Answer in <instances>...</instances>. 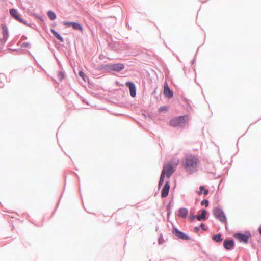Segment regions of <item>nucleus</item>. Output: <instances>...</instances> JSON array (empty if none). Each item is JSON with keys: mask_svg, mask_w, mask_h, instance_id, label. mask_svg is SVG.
I'll use <instances>...</instances> for the list:
<instances>
[{"mask_svg": "<svg viewBox=\"0 0 261 261\" xmlns=\"http://www.w3.org/2000/svg\"><path fill=\"white\" fill-rule=\"evenodd\" d=\"M73 22H64L63 24L65 27L68 28V27H72V24Z\"/></svg>", "mask_w": 261, "mask_h": 261, "instance_id": "22", "label": "nucleus"}, {"mask_svg": "<svg viewBox=\"0 0 261 261\" xmlns=\"http://www.w3.org/2000/svg\"><path fill=\"white\" fill-rule=\"evenodd\" d=\"M22 46L23 47H29L30 46V44L28 42H24L22 44Z\"/></svg>", "mask_w": 261, "mask_h": 261, "instance_id": "24", "label": "nucleus"}, {"mask_svg": "<svg viewBox=\"0 0 261 261\" xmlns=\"http://www.w3.org/2000/svg\"><path fill=\"white\" fill-rule=\"evenodd\" d=\"M206 216V211L204 210L202 211V213L201 215H199L196 217V219L199 221H201L202 220H204L205 217Z\"/></svg>", "mask_w": 261, "mask_h": 261, "instance_id": "14", "label": "nucleus"}, {"mask_svg": "<svg viewBox=\"0 0 261 261\" xmlns=\"http://www.w3.org/2000/svg\"><path fill=\"white\" fill-rule=\"evenodd\" d=\"M9 12H10L11 15L16 20H19L20 22L22 21V19H21L19 14L17 13V11L16 10L12 9L10 10Z\"/></svg>", "mask_w": 261, "mask_h": 261, "instance_id": "11", "label": "nucleus"}, {"mask_svg": "<svg viewBox=\"0 0 261 261\" xmlns=\"http://www.w3.org/2000/svg\"><path fill=\"white\" fill-rule=\"evenodd\" d=\"M203 192L205 195H207L208 194V190L205 188L204 186H201L199 188V191L198 192L199 195H201Z\"/></svg>", "mask_w": 261, "mask_h": 261, "instance_id": "16", "label": "nucleus"}, {"mask_svg": "<svg viewBox=\"0 0 261 261\" xmlns=\"http://www.w3.org/2000/svg\"><path fill=\"white\" fill-rule=\"evenodd\" d=\"M213 213L215 217L218 219L222 223H225L227 221V218L225 213L222 210L218 207H214L213 210Z\"/></svg>", "mask_w": 261, "mask_h": 261, "instance_id": "4", "label": "nucleus"}, {"mask_svg": "<svg viewBox=\"0 0 261 261\" xmlns=\"http://www.w3.org/2000/svg\"><path fill=\"white\" fill-rule=\"evenodd\" d=\"M195 218V216H194V215L191 216V217H190L191 220L192 221H193V220H194Z\"/></svg>", "mask_w": 261, "mask_h": 261, "instance_id": "27", "label": "nucleus"}, {"mask_svg": "<svg viewBox=\"0 0 261 261\" xmlns=\"http://www.w3.org/2000/svg\"><path fill=\"white\" fill-rule=\"evenodd\" d=\"M125 84L129 88L131 96L133 97H135L136 96V87L134 84L130 82H128Z\"/></svg>", "mask_w": 261, "mask_h": 261, "instance_id": "6", "label": "nucleus"}, {"mask_svg": "<svg viewBox=\"0 0 261 261\" xmlns=\"http://www.w3.org/2000/svg\"><path fill=\"white\" fill-rule=\"evenodd\" d=\"M51 32H52V33H53V34L55 36H56V37L60 41H61V42H63V38L62 37V36H61L59 33L58 32H57L54 29H51Z\"/></svg>", "mask_w": 261, "mask_h": 261, "instance_id": "17", "label": "nucleus"}, {"mask_svg": "<svg viewBox=\"0 0 261 261\" xmlns=\"http://www.w3.org/2000/svg\"><path fill=\"white\" fill-rule=\"evenodd\" d=\"M188 120V117L187 115L184 116H178L174 118L170 121V125L173 127H182L186 124Z\"/></svg>", "mask_w": 261, "mask_h": 261, "instance_id": "3", "label": "nucleus"}, {"mask_svg": "<svg viewBox=\"0 0 261 261\" xmlns=\"http://www.w3.org/2000/svg\"><path fill=\"white\" fill-rule=\"evenodd\" d=\"M198 229H199V228H198L196 227V230H198Z\"/></svg>", "mask_w": 261, "mask_h": 261, "instance_id": "29", "label": "nucleus"}, {"mask_svg": "<svg viewBox=\"0 0 261 261\" xmlns=\"http://www.w3.org/2000/svg\"><path fill=\"white\" fill-rule=\"evenodd\" d=\"M213 239L214 240H215V241H216L217 242H220L222 240V239L221 238V234H217V235H214L213 237Z\"/></svg>", "mask_w": 261, "mask_h": 261, "instance_id": "19", "label": "nucleus"}, {"mask_svg": "<svg viewBox=\"0 0 261 261\" xmlns=\"http://www.w3.org/2000/svg\"><path fill=\"white\" fill-rule=\"evenodd\" d=\"M167 110L166 107H160V111H163V110Z\"/></svg>", "mask_w": 261, "mask_h": 261, "instance_id": "25", "label": "nucleus"}, {"mask_svg": "<svg viewBox=\"0 0 261 261\" xmlns=\"http://www.w3.org/2000/svg\"><path fill=\"white\" fill-rule=\"evenodd\" d=\"M64 76L65 75L62 72H61V71L59 72L57 74V77H58V81H62V80L64 78Z\"/></svg>", "mask_w": 261, "mask_h": 261, "instance_id": "21", "label": "nucleus"}, {"mask_svg": "<svg viewBox=\"0 0 261 261\" xmlns=\"http://www.w3.org/2000/svg\"><path fill=\"white\" fill-rule=\"evenodd\" d=\"M200 227L201 228L203 229V230H205L204 229V225L203 223H201V225H200Z\"/></svg>", "mask_w": 261, "mask_h": 261, "instance_id": "26", "label": "nucleus"}, {"mask_svg": "<svg viewBox=\"0 0 261 261\" xmlns=\"http://www.w3.org/2000/svg\"><path fill=\"white\" fill-rule=\"evenodd\" d=\"M2 30H3V38L2 39H0V42H1V43L2 44H3L5 42V41L7 39V36H8V31H7V28L5 26H3L2 27Z\"/></svg>", "mask_w": 261, "mask_h": 261, "instance_id": "13", "label": "nucleus"}, {"mask_svg": "<svg viewBox=\"0 0 261 261\" xmlns=\"http://www.w3.org/2000/svg\"><path fill=\"white\" fill-rule=\"evenodd\" d=\"M201 204L202 205L204 204L205 206L207 207L209 205V202L207 200H203L201 201Z\"/></svg>", "mask_w": 261, "mask_h": 261, "instance_id": "23", "label": "nucleus"}, {"mask_svg": "<svg viewBox=\"0 0 261 261\" xmlns=\"http://www.w3.org/2000/svg\"><path fill=\"white\" fill-rule=\"evenodd\" d=\"M234 243L232 240H225L224 241V246L226 250H231L233 249Z\"/></svg>", "mask_w": 261, "mask_h": 261, "instance_id": "7", "label": "nucleus"}, {"mask_svg": "<svg viewBox=\"0 0 261 261\" xmlns=\"http://www.w3.org/2000/svg\"><path fill=\"white\" fill-rule=\"evenodd\" d=\"M72 28L75 30H81L82 29V27L81 24L77 22H73Z\"/></svg>", "mask_w": 261, "mask_h": 261, "instance_id": "20", "label": "nucleus"}, {"mask_svg": "<svg viewBox=\"0 0 261 261\" xmlns=\"http://www.w3.org/2000/svg\"><path fill=\"white\" fill-rule=\"evenodd\" d=\"M188 214V211L185 208H182L179 210V216L182 218L186 217Z\"/></svg>", "mask_w": 261, "mask_h": 261, "instance_id": "15", "label": "nucleus"}, {"mask_svg": "<svg viewBox=\"0 0 261 261\" xmlns=\"http://www.w3.org/2000/svg\"><path fill=\"white\" fill-rule=\"evenodd\" d=\"M179 163V160H177L174 162L170 161L166 164L163 165V170L161 174L160 179L159 182L160 187L164 182V178L165 176L169 178L175 171L176 166Z\"/></svg>", "mask_w": 261, "mask_h": 261, "instance_id": "2", "label": "nucleus"}, {"mask_svg": "<svg viewBox=\"0 0 261 261\" xmlns=\"http://www.w3.org/2000/svg\"><path fill=\"white\" fill-rule=\"evenodd\" d=\"M170 188L169 181H166L164 187L162 189L161 196L162 197H165L168 196L169 193V190Z\"/></svg>", "mask_w": 261, "mask_h": 261, "instance_id": "8", "label": "nucleus"}, {"mask_svg": "<svg viewBox=\"0 0 261 261\" xmlns=\"http://www.w3.org/2000/svg\"><path fill=\"white\" fill-rule=\"evenodd\" d=\"M163 92H164L165 95L168 98H172L173 96V92L171 90L169 89L167 84H165L164 86V90H163Z\"/></svg>", "mask_w": 261, "mask_h": 261, "instance_id": "9", "label": "nucleus"}, {"mask_svg": "<svg viewBox=\"0 0 261 261\" xmlns=\"http://www.w3.org/2000/svg\"><path fill=\"white\" fill-rule=\"evenodd\" d=\"M48 16L51 20H55L56 18V14L53 12V11H48L47 13Z\"/></svg>", "mask_w": 261, "mask_h": 261, "instance_id": "18", "label": "nucleus"}, {"mask_svg": "<svg viewBox=\"0 0 261 261\" xmlns=\"http://www.w3.org/2000/svg\"><path fill=\"white\" fill-rule=\"evenodd\" d=\"M199 163V160L197 157L190 155L185 158L183 161V166L187 173L192 174L196 171Z\"/></svg>", "mask_w": 261, "mask_h": 261, "instance_id": "1", "label": "nucleus"}, {"mask_svg": "<svg viewBox=\"0 0 261 261\" xmlns=\"http://www.w3.org/2000/svg\"><path fill=\"white\" fill-rule=\"evenodd\" d=\"M79 74L80 76L82 77V71H80L79 72Z\"/></svg>", "mask_w": 261, "mask_h": 261, "instance_id": "28", "label": "nucleus"}, {"mask_svg": "<svg viewBox=\"0 0 261 261\" xmlns=\"http://www.w3.org/2000/svg\"><path fill=\"white\" fill-rule=\"evenodd\" d=\"M109 68L114 71H120L124 69V65L121 63L114 64L110 65Z\"/></svg>", "mask_w": 261, "mask_h": 261, "instance_id": "5", "label": "nucleus"}, {"mask_svg": "<svg viewBox=\"0 0 261 261\" xmlns=\"http://www.w3.org/2000/svg\"><path fill=\"white\" fill-rule=\"evenodd\" d=\"M234 237L240 242L247 243L248 242V237L242 233H237L234 235Z\"/></svg>", "mask_w": 261, "mask_h": 261, "instance_id": "10", "label": "nucleus"}, {"mask_svg": "<svg viewBox=\"0 0 261 261\" xmlns=\"http://www.w3.org/2000/svg\"><path fill=\"white\" fill-rule=\"evenodd\" d=\"M174 232L175 235L178 238L185 240H189V237L188 236L184 234L183 232L178 231L177 229H175Z\"/></svg>", "mask_w": 261, "mask_h": 261, "instance_id": "12", "label": "nucleus"}]
</instances>
